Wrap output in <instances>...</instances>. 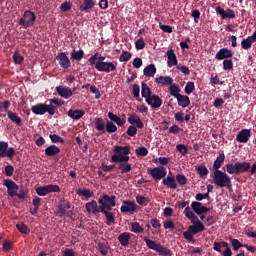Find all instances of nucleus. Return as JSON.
Masks as SVG:
<instances>
[{
  "instance_id": "9d476101",
  "label": "nucleus",
  "mask_w": 256,
  "mask_h": 256,
  "mask_svg": "<svg viewBox=\"0 0 256 256\" xmlns=\"http://www.w3.org/2000/svg\"><path fill=\"white\" fill-rule=\"evenodd\" d=\"M148 175L152 177L155 181H161L167 177V168L165 166H158L148 170Z\"/></svg>"
},
{
  "instance_id": "f3484780",
  "label": "nucleus",
  "mask_w": 256,
  "mask_h": 256,
  "mask_svg": "<svg viewBox=\"0 0 256 256\" xmlns=\"http://www.w3.org/2000/svg\"><path fill=\"white\" fill-rule=\"evenodd\" d=\"M137 204L131 200H124L120 208L121 213H135L137 211Z\"/></svg>"
},
{
  "instance_id": "2eb2a0df",
  "label": "nucleus",
  "mask_w": 256,
  "mask_h": 256,
  "mask_svg": "<svg viewBox=\"0 0 256 256\" xmlns=\"http://www.w3.org/2000/svg\"><path fill=\"white\" fill-rule=\"evenodd\" d=\"M56 60L58 61V65H60L62 69H69V67H71V60L69 59L67 54H65V52L58 53L56 56Z\"/></svg>"
},
{
  "instance_id": "6e6552de",
  "label": "nucleus",
  "mask_w": 256,
  "mask_h": 256,
  "mask_svg": "<svg viewBox=\"0 0 256 256\" xmlns=\"http://www.w3.org/2000/svg\"><path fill=\"white\" fill-rule=\"evenodd\" d=\"M117 197L115 195H107L104 194L98 199V203L100 205V210L104 209L107 211H111L115 205H117V201H115Z\"/></svg>"
},
{
  "instance_id": "6e6d98bb",
  "label": "nucleus",
  "mask_w": 256,
  "mask_h": 256,
  "mask_svg": "<svg viewBox=\"0 0 256 256\" xmlns=\"http://www.w3.org/2000/svg\"><path fill=\"white\" fill-rule=\"evenodd\" d=\"M49 138L53 143H61L62 145L65 143V139L57 134H50Z\"/></svg>"
},
{
  "instance_id": "37998d69",
  "label": "nucleus",
  "mask_w": 256,
  "mask_h": 256,
  "mask_svg": "<svg viewBox=\"0 0 256 256\" xmlns=\"http://www.w3.org/2000/svg\"><path fill=\"white\" fill-rule=\"evenodd\" d=\"M98 249L103 256H107L109 253V243L108 242H100L98 243Z\"/></svg>"
},
{
  "instance_id": "f03ea898",
  "label": "nucleus",
  "mask_w": 256,
  "mask_h": 256,
  "mask_svg": "<svg viewBox=\"0 0 256 256\" xmlns=\"http://www.w3.org/2000/svg\"><path fill=\"white\" fill-rule=\"evenodd\" d=\"M226 172L229 175H241L251 171V163L249 162H235L225 165Z\"/></svg>"
},
{
  "instance_id": "ddd939ff",
  "label": "nucleus",
  "mask_w": 256,
  "mask_h": 256,
  "mask_svg": "<svg viewBox=\"0 0 256 256\" xmlns=\"http://www.w3.org/2000/svg\"><path fill=\"white\" fill-rule=\"evenodd\" d=\"M8 157V159H13L15 157V148L9 147V143L5 141H0V159Z\"/></svg>"
},
{
  "instance_id": "393cba45",
  "label": "nucleus",
  "mask_w": 256,
  "mask_h": 256,
  "mask_svg": "<svg viewBox=\"0 0 256 256\" xmlns=\"http://www.w3.org/2000/svg\"><path fill=\"white\" fill-rule=\"evenodd\" d=\"M56 91L60 97H63V99H69L70 97H73V90L67 86H58L56 87Z\"/></svg>"
},
{
  "instance_id": "39448f33",
  "label": "nucleus",
  "mask_w": 256,
  "mask_h": 256,
  "mask_svg": "<svg viewBox=\"0 0 256 256\" xmlns=\"http://www.w3.org/2000/svg\"><path fill=\"white\" fill-rule=\"evenodd\" d=\"M213 181L217 187H220V189H223V187H227L229 189V187H231V177L221 170L213 172Z\"/></svg>"
},
{
  "instance_id": "cd10ccee",
  "label": "nucleus",
  "mask_w": 256,
  "mask_h": 256,
  "mask_svg": "<svg viewBox=\"0 0 256 256\" xmlns=\"http://www.w3.org/2000/svg\"><path fill=\"white\" fill-rule=\"evenodd\" d=\"M59 153H61V148L55 144L50 145L45 149L46 157H56V155H59Z\"/></svg>"
},
{
  "instance_id": "6ab92c4d",
  "label": "nucleus",
  "mask_w": 256,
  "mask_h": 256,
  "mask_svg": "<svg viewBox=\"0 0 256 256\" xmlns=\"http://www.w3.org/2000/svg\"><path fill=\"white\" fill-rule=\"evenodd\" d=\"M145 101L147 105L151 107V109H159V107L163 105V100L158 95H155V94L147 98Z\"/></svg>"
},
{
  "instance_id": "4be33fe9",
  "label": "nucleus",
  "mask_w": 256,
  "mask_h": 256,
  "mask_svg": "<svg viewBox=\"0 0 256 256\" xmlns=\"http://www.w3.org/2000/svg\"><path fill=\"white\" fill-rule=\"evenodd\" d=\"M250 138H251V130L242 129L236 136V141L238 143H248Z\"/></svg>"
},
{
  "instance_id": "a18cd8bd",
  "label": "nucleus",
  "mask_w": 256,
  "mask_h": 256,
  "mask_svg": "<svg viewBox=\"0 0 256 256\" xmlns=\"http://www.w3.org/2000/svg\"><path fill=\"white\" fill-rule=\"evenodd\" d=\"M77 195H82V197H85L86 201L87 199H91V197H93L94 193L93 191H91L90 189H83V190H77L76 191Z\"/></svg>"
},
{
  "instance_id": "aec40b11",
  "label": "nucleus",
  "mask_w": 256,
  "mask_h": 256,
  "mask_svg": "<svg viewBox=\"0 0 256 256\" xmlns=\"http://www.w3.org/2000/svg\"><path fill=\"white\" fill-rule=\"evenodd\" d=\"M217 15H220L222 19H235V11L233 9H228L225 11L223 7L217 6L215 8Z\"/></svg>"
},
{
  "instance_id": "bf43d9fd",
  "label": "nucleus",
  "mask_w": 256,
  "mask_h": 256,
  "mask_svg": "<svg viewBox=\"0 0 256 256\" xmlns=\"http://www.w3.org/2000/svg\"><path fill=\"white\" fill-rule=\"evenodd\" d=\"M176 149L182 155H187L189 153V148L185 144L176 145Z\"/></svg>"
},
{
  "instance_id": "f8f14e48",
  "label": "nucleus",
  "mask_w": 256,
  "mask_h": 256,
  "mask_svg": "<svg viewBox=\"0 0 256 256\" xmlns=\"http://www.w3.org/2000/svg\"><path fill=\"white\" fill-rule=\"evenodd\" d=\"M191 209L192 211H194L196 215H199L201 221L205 220L204 214L209 213V211H211L210 208H208L207 206H204L203 203L197 202V201H193L191 203Z\"/></svg>"
},
{
  "instance_id": "4468645a",
  "label": "nucleus",
  "mask_w": 256,
  "mask_h": 256,
  "mask_svg": "<svg viewBox=\"0 0 256 256\" xmlns=\"http://www.w3.org/2000/svg\"><path fill=\"white\" fill-rule=\"evenodd\" d=\"M3 185L4 187L7 188V193L9 197H16L17 196V191H19V186L15 181L11 179H4L3 180Z\"/></svg>"
},
{
  "instance_id": "338daca9",
  "label": "nucleus",
  "mask_w": 256,
  "mask_h": 256,
  "mask_svg": "<svg viewBox=\"0 0 256 256\" xmlns=\"http://www.w3.org/2000/svg\"><path fill=\"white\" fill-rule=\"evenodd\" d=\"M126 133L129 137H135V135H137V127L133 125L129 126Z\"/></svg>"
},
{
  "instance_id": "2f4dec72",
  "label": "nucleus",
  "mask_w": 256,
  "mask_h": 256,
  "mask_svg": "<svg viewBox=\"0 0 256 256\" xmlns=\"http://www.w3.org/2000/svg\"><path fill=\"white\" fill-rule=\"evenodd\" d=\"M118 241L120 245H122V247H127V245H129V241H131V233L129 232L121 233L118 236Z\"/></svg>"
},
{
  "instance_id": "13d9d810",
  "label": "nucleus",
  "mask_w": 256,
  "mask_h": 256,
  "mask_svg": "<svg viewBox=\"0 0 256 256\" xmlns=\"http://www.w3.org/2000/svg\"><path fill=\"white\" fill-rule=\"evenodd\" d=\"M230 243H231L234 251H239V249H241V247H244V245H245V244H242L241 242H239V240H237V239H230Z\"/></svg>"
},
{
  "instance_id": "864d4df0",
  "label": "nucleus",
  "mask_w": 256,
  "mask_h": 256,
  "mask_svg": "<svg viewBox=\"0 0 256 256\" xmlns=\"http://www.w3.org/2000/svg\"><path fill=\"white\" fill-rule=\"evenodd\" d=\"M12 59L16 65H21L25 61V57L21 56L19 52H14Z\"/></svg>"
},
{
  "instance_id": "72a5a7b5",
  "label": "nucleus",
  "mask_w": 256,
  "mask_h": 256,
  "mask_svg": "<svg viewBox=\"0 0 256 256\" xmlns=\"http://www.w3.org/2000/svg\"><path fill=\"white\" fill-rule=\"evenodd\" d=\"M155 83H158V85H162L164 87L169 85L170 87L173 83V78H171V76H160L155 79Z\"/></svg>"
},
{
  "instance_id": "58836bf2",
  "label": "nucleus",
  "mask_w": 256,
  "mask_h": 256,
  "mask_svg": "<svg viewBox=\"0 0 256 256\" xmlns=\"http://www.w3.org/2000/svg\"><path fill=\"white\" fill-rule=\"evenodd\" d=\"M141 85H142L141 95L145 99V101H147V99H149L152 96L151 88H149V86L145 82H142Z\"/></svg>"
},
{
  "instance_id": "e433bc0d",
  "label": "nucleus",
  "mask_w": 256,
  "mask_h": 256,
  "mask_svg": "<svg viewBox=\"0 0 256 256\" xmlns=\"http://www.w3.org/2000/svg\"><path fill=\"white\" fill-rule=\"evenodd\" d=\"M145 77H155V73H157V68L155 64H149L143 70Z\"/></svg>"
},
{
  "instance_id": "bb28decb",
  "label": "nucleus",
  "mask_w": 256,
  "mask_h": 256,
  "mask_svg": "<svg viewBox=\"0 0 256 256\" xmlns=\"http://www.w3.org/2000/svg\"><path fill=\"white\" fill-rule=\"evenodd\" d=\"M85 115V111L81 109L73 110L70 109L67 112V116L70 117V119H73L74 121H79V119H83Z\"/></svg>"
},
{
  "instance_id": "b1692460",
  "label": "nucleus",
  "mask_w": 256,
  "mask_h": 256,
  "mask_svg": "<svg viewBox=\"0 0 256 256\" xmlns=\"http://www.w3.org/2000/svg\"><path fill=\"white\" fill-rule=\"evenodd\" d=\"M128 123H130V125L132 126L136 125L137 129H143V127H145V124L136 113L130 114V117L128 118Z\"/></svg>"
},
{
  "instance_id": "052dcab7",
  "label": "nucleus",
  "mask_w": 256,
  "mask_h": 256,
  "mask_svg": "<svg viewBox=\"0 0 256 256\" xmlns=\"http://www.w3.org/2000/svg\"><path fill=\"white\" fill-rule=\"evenodd\" d=\"M55 214L58 215V217H60L61 219H63V217L67 215V210H65V208H63L62 205H58Z\"/></svg>"
},
{
  "instance_id": "09e8293b",
  "label": "nucleus",
  "mask_w": 256,
  "mask_h": 256,
  "mask_svg": "<svg viewBox=\"0 0 256 256\" xmlns=\"http://www.w3.org/2000/svg\"><path fill=\"white\" fill-rule=\"evenodd\" d=\"M196 171H197L199 177H201V178L207 177V175H209V169H207V166H205V165L196 167Z\"/></svg>"
},
{
  "instance_id": "7ed1b4c3",
  "label": "nucleus",
  "mask_w": 256,
  "mask_h": 256,
  "mask_svg": "<svg viewBox=\"0 0 256 256\" xmlns=\"http://www.w3.org/2000/svg\"><path fill=\"white\" fill-rule=\"evenodd\" d=\"M205 231V224L203 222H198L196 224H192L188 227L187 231L183 232V237L188 241V243H197V240L193 235H197V233H201Z\"/></svg>"
},
{
  "instance_id": "ea45409f",
  "label": "nucleus",
  "mask_w": 256,
  "mask_h": 256,
  "mask_svg": "<svg viewBox=\"0 0 256 256\" xmlns=\"http://www.w3.org/2000/svg\"><path fill=\"white\" fill-rule=\"evenodd\" d=\"M71 59H73V61H81L83 59V57H85V52L83 51V49L80 50H73L71 53Z\"/></svg>"
},
{
  "instance_id": "c85d7f7f",
  "label": "nucleus",
  "mask_w": 256,
  "mask_h": 256,
  "mask_svg": "<svg viewBox=\"0 0 256 256\" xmlns=\"http://www.w3.org/2000/svg\"><path fill=\"white\" fill-rule=\"evenodd\" d=\"M223 163H225V153H220L216 160L214 161L213 163V166H212V171L215 172V171H219V169H221Z\"/></svg>"
},
{
  "instance_id": "69168bd1",
  "label": "nucleus",
  "mask_w": 256,
  "mask_h": 256,
  "mask_svg": "<svg viewBox=\"0 0 256 256\" xmlns=\"http://www.w3.org/2000/svg\"><path fill=\"white\" fill-rule=\"evenodd\" d=\"M27 195H29V190L21 188L19 190V193L17 192L16 197H18V199H20V200H23V199H25V197H27Z\"/></svg>"
},
{
  "instance_id": "9b49d317",
  "label": "nucleus",
  "mask_w": 256,
  "mask_h": 256,
  "mask_svg": "<svg viewBox=\"0 0 256 256\" xmlns=\"http://www.w3.org/2000/svg\"><path fill=\"white\" fill-rule=\"evenodd\" d=\"M95 69L102 73H111L117 71V62H96Z\"/></svg>"
},
{
  "instance_id": "79ce46f5",
  "label": "nucleus",
  "mask_w": 256,
  "mask_h": 256,
  "mask_svg": "<svg viewBox=\"0 0 256 256\" xmlns=\"http://www.w3.org/2000/svg\"><path fill=\"white\" fill-rule=\"evenodd\" d=\"M253 43H255L250 36H248L247 38L243 39L241 42V47L242 49H244V51H249V49H251V47L253 46Z\"/></svg>"
},
{
  "instance_id": "4d7b16f0",
  "label": "nucleus",
  "mask_w": 256,
  "mask_h": 256,
  "mask_svg": "<svg viewBox=\"0 0 256 256\" xmlns=\"http://www.w3.org/2000/svg\"><path fill=\"white\" fill-rule=\"evenodd\" d=\"M72 7H73V3H71L70 1L69 2L65 1L60 5V11H63V13H67V11H71Z\"/></svg>"
},
{
  "instance_id": "a19ab883",
  "label": "nucleus",
  "mask_w": 256,
  "mask_h": 256,
  "mask_svg": "<svg viewBox=\"0 0 256 256\" xmlns=\"http://www.w3.org/2000/svg\"><path fill=\"white\" fill-rule=\"evenodd\" d=\"M16 229H18L19 233L22 235H29L31 233V229L25 223L21 222L16 225Z\"/></svg>"
},
{
  "instance_id": "e2e57ef3",
  "label": "nucleus",
  "mask_w": 256,
  "mask_h": 256,
  "mask_svg": "<svg viewBox=\"0 0 256 256\" xmlns=\"http://www.w3.org/2000/svg\"><path fill=\"white\" fill-rule=\"evenodd\" d=\"M136 155H140V157H147V155H149V150L145 147H139L136 149Z\"/></svg>"
},
{
  "instance_id": "5fc2aeb1",
  "label": "nucleus",
  "mask_w": 256,
  "mask_h": 256,
  "mask_svg": "<svg viewBox=\"0 0 256 256\" xmlns=\"http://www.w3.org/2000/svg\"><path fill=\"white\" fill-rule=\"evenodd\" d=\"M120 63L131 61V52L123 51L122 54L119 56Z\"/></svg>"
},
{
  "instance_id": "a878e982",
  "label": "nucleus",
  "mask_w": 256,
  "mask_h": 256,
  "mask_svg": "<svg viewBox=\"0 0 256 256\" xmlns=\"http://www.w3.org/2000/svg\"><path fill=\"white\" fill-rule=\"evenodd\" d=\"M184 215L189 221L192 223V225H197L198 222H201L199 220V217L196 216L195 212L191 211V207L187 206L184 209Z\"/></svg>"
},
{
  "instance_id": "0eeeda50",
  "label": "nucleus",
  "mask_w": 256,
  "mask_h": 256,
  "mask_svg": "<svg viewBox=\"0 0 256 256\" xmlns=\"http://www.w3.org/2000/svg\"><path fill=\"white\" fill-rule=\"evenodd\" d=\"M31 111L32 113H34V115H45L46 113L50 115H55V111H57V107L51 104L47 105L43 103H38L32 106Z\"/></svg>"
},
{
  "instance_id": "7c9ffc66",
  "label": "nucleus",
  "mask_w": 256,
  "mask_h": 256,
  "mask_svg": "<svg viewBox=\"0 0 256 256\" xmlns=\"http://www.w3.org/2000/svg\"><path fill=\"white\" fill-rule=\"evenodd\" d=\"M94 126H95L96 131H100V135H103V133H105L106 124H105V120H103V118H101V117L95 118Z\"/></svg>"
},
{
  "instance_id": "20e7f679",
  "label": "nucleus",
  "mask_w": 256,
  "mask_h": 256,
  "mask_svg": "<svg viewBox=\"0 0 256 256\" xmlns=\"http://www.w3.org/2000/svg\"><path fill=\"white\" fill-rule=\"evenodd\" d=\"M143 241L146 243L148 249L152 251H156L158 255L162 256H173V251L171 249L165 248V246L161 245V243L155 242V240L149 239V237L145 236Z\"/></svg>"
},
{
  "instance_id": "c9c22d12",
  "label": "nucleus",
  "mask_w": 256,
  "mask_h": 256,
  "mask_svg": "<svg viewBox=\"0 0 256 256\" xmlns=\"http://www.w3.org/2000/svg\"><path fill=\"white\" fill-rule=\"evenodd\" d=\"M169 93H170L171 97H175V99H177L181 95V87H179L175 83H172L169 86Z\"/></svg>"
},
{
  "instance_id": "c03bdc74",
  "label": "nucleus",
  "mask_w": 256,
  "mask_h": 256,
  "mask_svg": "<svg viewBox=\"0 0 256 256\" xmlns=\"http://www.w3.org/2000/svg\"><path fill=\"white\" fill-rule=\"evenodd\" d=\"M105 133H117V125L113 123V121H106V128H105Z\"/></svg>"
},
{
  "instance_id": "dca6fc26",
  "label": "nucleus",
  "mask_w": 256,
  "mask_h": 256,
  "mask_svg": "<svg viewBox=\"0 0 256 256\" xmlns=\"http://www.w3.org/2000/svg\"><path fill=\"white\" fill-rule=\"evenodd\" d=\"M85 209L89 215H99L101 213V206L97 205V201L95 200L87 202Z\"/></svg>"
},
{
  "instance_id": "de8ad7c7",
  "label": "nucleus",
  "mask_w": 256,
  "mask_h": 256,
  "mask_svg": "<svg viewBox=\"0 0 256 256\" xmlns=\"http://www.w3.org/2000/svg\"><path fill=\"white\" fill-rule=\"evenodd\" d=\"M130 231H132V233H143V231H145L144 228H142L141 224H139V222H132L130 224Z\"/></svg>"
},
{
  "instance_id": "5701e85b",
  "label": "nucleus",
  "mask_w": 256,
  "mask_h": 256,
  "mask_svg": "<svg viewBox=\"0 0 256 256\" xmlns=\"http://www.w3.org/2000/svg\"><path fill=\"white\" fill-rule=\"evenodd\" d=\"M166 56H167L168 67H175V65H178L179 60H177V54H175V50L169 49L166 52Z\"/></svg>"
},
{
  "instance_id": "1a4fd4ad",
  "label": "nucleus",
  "mask_w": 256,
  "mask_h": 256,
  "mask_svg": "<svg viewBox=\"0 0 256 256\" xmlns=\"http://www.w3.org/2000/svg\"><path fill=\"white\" fill-rule=\"evenodd\" d=\"M36 193L39 197H45V195H49V193H61V187L57 184L39 186L36 188Z\"/></svg>"
},
{
  "instance_id": "412c9836",
  "label": "nucleus",
  "mask_w": 256,
  "mask_h": 256,
  "mask_svg": "<svg viewBox=\"0 0 256 256\" xmlns=\"http://www.w3.org/2000/svg\"><path fill=\"white\" fill-rule=\"evenodd\" d=\"M231 57H233V51L229 50V48H222L215 55V59H217V61L231 59Z\"/></svg>"
},
{
  "instance_id": "4c0bfd02",
  "label": "nucleus",
  "mask_w": 256,
  "mask_h": 256,
  "mask_svg": "<svg viewBox=\"0 0 256 256\" xmlns=\"http://www.w3.org/2000/svg\"><path fill=\"white\" fill-rule=\"evenodd\" d=\"M95 7V2L93 0H83L82 5L80 6V11H84V13H89L90 9Z\"/></svg>"
},
{
  "instance_id": "f704fd0d",
  "label": "nucleus",
  "mask_w": 256,
  "mask_h": 256,
  "mask_svg": "<svg viewBox=\"0 0 256 256\" xmlns=\"http://www.w3.org/2000/svg\"><path fill=\"white\" fill-rule=\"evenodd\" d=\"M7 117L8 119H10V121H12V123H16L18 127H21V125H23L22 119L21 117H19V115H17V113L13 111H8Z\"/></svg>"
},
{
  "instance_id": "603ef678",
  "label": "nucleus",
  "mask_w": 256,
  "mask_h": 256,
  "mask_svg": "<svg viewBox=\"0 0 256 256\" xmlns=\"http://www.w3.org/2000/svg\"><path fill=\"white\" fill-rule=\"evenodd\" d=\"M184 91L186 95H191V93L195 91V82H191V81L187 82L184 88Z\"/></svg>"
},
{
  "instance_id": "f257e3e1",
  "label": "nucleus",
  "mask_w": 256,
  "mask_h": 256,
  "mask_svg": "<svg viewBox=\"0 0 256 256\" xmlns=\"http://www.w3.org/2000/svg\"><path fill=\"white\" fill-rule=\"evenodd\" d=\"M114 154L111 156V162L117 163V169L121 171L122 174L130 173L133 169L129 163V155L131 154V146H114Z\"/></svg>"
},
{
  "instance_id": "473e14b6",
  "label": "nucleus",
  "mask_w": 256,
  "mask_h": 256,
  "mask_svg": "<svg viewBox=\"0 0 256 256\" xmlns=\"http://www.w3.org/2000/svg\"><path fill=\"white\" fill-rule=\"evenodd\" d=\"M100 213H103V215H105L107 225H113L115 223V213L114 212H111V210H105L102 208V210H100Z\"/></svg>"
},
{
  "instance_id": "3c124183",
  "label": "nucleus",
  "mask_w": 256,
  "mask_h": 256,
  "mask_svg": "<svg viewBox=\"0 0 256 256\" xmlns=\"http://www.w3.org/2000/svg\"><path fill=\"white\" fill-rule=\"evenodd\" d=\"M228 245L229 243H227L226 241L214 242L213 249L214 251L221 253V248H227Z\"/></svg>"
},
{
  "instance_id": "8fccbe9b",
  "label": "nucleus",
  "mask_w": 256,
  "mask_h": 256,
  "mask_svg": "<svg viewBox=\"0 0 256 256\" xmlns=\"http://www.w3.org/2000/svg\"><path fill=\"white\" fill-rule=\"evenodd\" d=\"M136 202L138 205H142L143 207H147L149 205V198L143 196V195H137L136 196Z\"/></svg>"
},
{
  "instance_id": "0e129e2a",
  "label": "nucleus",
  "mask_w": 256,
  "mask_h": 256,
  "mask_svg": "<svg viewBox=\"0 0 256 256\" xmlns=\"http://www.w3.org/2000/svg\"><path fill=\"white\" fill-rule=\"evenodd\" d=\"M145 45H146L145 40H143V38H140L135 42V47H136L137 51H141V50L145 49Z\"/></svg>"
},
{
  "instance_id": "49530a36",
  "label": "nucleus",
  "mask_w": 256,
  "mask_h": 256,
  "mask_svg": "<svg viewBox=\"0 0 256 256\" xmlns=\"http://www.w3.org/2000/svg\"><path fill=\"white\" fill-rule=\"evenodd\" d=\"M177 185H180V187H185L187 185V177L185 174H177L175 176Z\"/></svg>"
},
{
  "instance_id": "423d86ee",
  "label": "nucleus",
  "mask_w": 256,
  "mask_h": 256,
  "mask_svg": "<svg viewBox=\"0 0 256 256\" xmlns=\"http://www.w3.org/2000/svg\"><path fill=\"white\" fill-rule=\"evenodd\" d=\"M36 21L37 16L35 15V12L31 10H26L20 18L18 25H20L24 29H29V27H33V25H35Z\"/></svg>"
},
{
  "instance_id": "680f3d73",
  "label": "nucleus",
  "mask_w": 256,
  "mask_h": 256,
  "mask_svg": "<svg viewBox=\"0 0 256 256\" xmlns=\"http://www.w3.org/2000/svg\"><path fill=\"white\" fill-rule=\"evenodd\" d=\"M224 71H231L233 69V60L226 59L223 61Z\"/></svg>"
},
{
  "instance_id": "774afa93",
  "label": "nucleus",
  "mask_w": 256,
  "mask_h": 256,
  "mask_svg": "<svg viewBox=\"0 0 256 256\" xmlns=\"http://www.w3.org/2000/svg\"><path fill=\"white\" fill-rule=\"evenodd\" d=\"M177 69L179 71H181V73H183L184 75H190L191 71L189 70V67L185 66V65H177Z\"/></svg>"
},
{
  "instance_id": "a211bd4d",
  "label": "nucleus",
  "mask_w": 256,
  "mask_h": 256,
  "mask_svg": "<svg viewBox=\"0 0 256 256\" xmlns=\"http://www.w3.org/2000/svg\"><path fill=\"white\" fill-rule=\"evenodd\" d=\"M162 185H164V187H166L167 189H173V190L179 187L174 175L165 176L164 179L162 180Z\"/></svg>"
},
{
  "instance_id": "c756f323",
  "label": "nucleus",
  "mask_w": 256,
  "mask_h": 256,
  "mask_svg": "<svg viewBox=\"0 0 256 256\" xmlns=\"http://www.w3.org/2000/svg\"><path fill=\"white\" fill-rule=\"evenodd\" d=\"M177 103L179 107H182L183 109H186V107H189L191 105V99H189V96L187 95H180L177 98Z\"/></svg>"
}]
</instances>
